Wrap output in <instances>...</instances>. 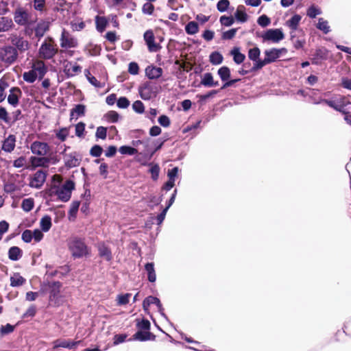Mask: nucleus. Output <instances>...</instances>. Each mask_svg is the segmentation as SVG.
Instances as JSON below:
<instances>
[{
    "instance_id": "obj_1",
    "label": "nucleus",
    "mask_w": 351,
    "mask_h": 351,
    "mask_svg": "<svg viewBox=\"0 0 351 351\" xmlns=\"http://www.w3.org/2000/svg\"><path fill=\"white\" fill-rule=\"evenodd\" d=\"M62 182L61 175H53L51 178V184L45 192L49 197L58 196L60 200L66 202L71 199L72 191L75 189V182L71 180H67L61 186Z\"/></svg>"
},
{
    "instance_id": "obj_2",
    "label": "nucleus",
    "mask_w": 351,
    "mask_h": 351,
    "mask_svg": "<svg viewBox=\"0 0 351 351\" xmlns=\"http://www.w3.org/2000/svg\"><path fill=\"white\" fill-rule=\"evenodd\" d=\"M58 52V47L54 39L48 36L45 38L38 49V56L43 60H51Z\"/></svg>"
},
{
    "instance_id": "obj_3",
    "label": "nucleus",
    "mask_w": 351,
    "mask_h": 351,
    "mask_svg": "<svg viewBox=\"0 0 351 351\" xmlns=\"http://www.w3.org/2000/svg\"><path fill=\"white\" fill-rule=\"evenodd\" d=\"M68 247L74 258H80L90 254L88 247L82 239L77 237L72 239L69 242Z\"/></svg>"
},
{
    "instance_id": "obj_4",
    "label": "nucleus",
    "mask_w": 351,
    "mask_h": 351,
    "mask_svg": "<svg viewBox=\"0 0 351 351\" xmlns=\"http://www.w3.org/2000/svg\"><path fill=\"white\" fill-rule=\"evenodd\" d=\"M19 53L17 49L11 45L3 46L0 48V61L10 65L17 60Z\"/></svg>"
},
{
    "instance_id": "obj_5",
    "label": "nucleus",
    "mask_w": 351,
    "mask_h": 351,
    "mask_svg": "<svg viewBox=\"0 0 351 351\" xmlns=\"http://www.w3.org/2000/svg\"><path fill=\"white\" fill-rule=\"evenodd\" d=\"M14 22L20 26H27L34 23L32 14L23 7H18L14 12Z\"/></svg>"
},
{
    "instance_id": "obj_6",
    "label": "nucleus",
    "mask_w": 351,
    "mask_h": 351,
    "mask_svg": "<svg viewBox=\"0 0 351 351\" xmlns=\"http://www.w3.org/2000/svg\"><path fill=\"white\" fill-rule=\"evenodd\" d=\"M138 93L141 99L149 100L156 96L157 88L153 82L147 81L139 86Z\"/></svg>"
},
{
    "instance_id": "obj_7",
    "label": "nucleus",
    "mask_w": 351,
    "mask_h": 351,
    "mask_svg": "<svg viewBox=\"0 0 351 351\" xmlns=\"http://www.w3.org/2000/svg\"><path fill=\"white\" fill-rule=\"evenodd\" d=\"M8 40L12 45V46L17 49L18 53H23L28 50L30 47V44L27 40L23 36L15 33L11 34L9 36Z\"/></svg>"
},
{
    "instance_id": "obj_8",
    "label": "nucleus",
    "mask_w": 351,
    "mask_h": 351,
    "mask_svg": "<svg viewBox=\"0 0 351 351\" xmlns=\"http://www.w3.org/2000/svg\"><path fill=\"white\" fill-rule=\"evenodd\" d=\"M330 58V52L324 47L317 48L312 54L311 61L313 64L321 65L324 62Z\"/></svg>"
},
{
    "instance_id": "obj_9",
    "label": "nucleus",
    "mask_w": 351,
    "mask_h": 351,
    "mask_svg": "<svg viewBox=\"0 0 351 351\" xmlns=\"http://www.w3.org/2000/svg\"><path fill=\"white\" fill-rule=\"evenodd\" d=\"M30 149L32 153L36 156H46L50 152L51 147L45 142L35 141L31 144Z\"/></svg>"
},
{
    "instance_id": "obj_10",
    "label": "nucleus",
    "mask_w": 351,
    "mask_h": 351,
    "mask_svg": "<svg viewBox=\"0 0 351 351\" xmlns=\"http://www.w3.org/2000/svg\"><path fill=\"white\" fill-rule=\"evenodd\" d=\"M47 171L38 170L29 179V186L34 189H40L46 181Z\"/></svg>"
},
{
    "instance_id": "obj_11",
    "label": "nucleus",
    "mask_w": 351,
    "mask_h": 351,
    "mask_svg": "<svg viewBox=\"0 0 351 351\" xmlns=\"http://www.w3.org/2000/svg\"><path fill=\"white\" fill-rule=\"evenodd\" d=\"M60 42V47L64 49L75 48L78 45L77 40L65 29H63L62 32Z\"/></svg>"
},
{
    "instance_id": "obj_12",
    "label": "nucleus",
    "mask_w": 351,
    "mask_h": 351,
    "mask_svg": "<svg viewBox=\"0 0 351 351\" xmlns=\"http://www.w3.org/2000/svg\"><path fill=\"white\" fill-rule=\"evenodd\" d=\"M285 36L280 29H269L262 36L264 40H271L273 43H278L284 38Z\"/></svg>"
},
{
    "instance_id": "obj_13",
    "label": "nucleus",
    "mask_w": 351,
    "mask_h": 351,
    "mask_svg": "<svg viewBox=\"0 0 351 351\" xmlns=\"http://www.w3.org/2000/svg\"><path fill=\"white\" fill-rule=\"evenodd\" d=\"M143 37L149 51L156 52L160 50L161 47L155 43V36L152 29L147 30Z\"/></svg>"
},
{
    "instance_id": "obj_14",
    "label": "nucleus",
    "mask_w": 351,
    "mask_h": 351,
    "mask_svg": "<svg viewBox=\"0 0 351 351\" xmlns=\"http://www.w3.org/2000/svg\"><path fill=\"white\" fill-rule=\"evenodd\" d=\"M64 72L68 77H71L82 72V66L76 62L67 61L64 65Z\"/></svg>"
},
{
    "instance_id": "obj_15",
    "label": "nucleus",
    "mask_w": 351,
    "mask_h": 351,
    "mask_svg": "<svg viewBox=\"0 0 351 351\" xmlns=\"http://www.w3.org/2000/svg\"><path fill=\"white\" fill-rule=\"evenodd\" d=\"M31 169H35L37 167H49V160L46 156H31L29 158Z\"/></svg>"
},
{
    "instance_id": "obj_16",
    "label": "nucleus",
    "mask_w": 351,
    "mask_h": 351,
    "mask_svg": "<svg viewBox=\"0 0 351 351\" xmlns=\"http://www.w3.org/2000/svg\"><path fill=\"white\" fill-rule=\"evenodd\" d=\"M22 96V91L19 87H12L10 90L8 97V102L11 106L16 107L19 103V99Z\"/></svg>"
},
{
    "instance_id": "obj_17",
    "label": "nucleus",
    "mask_w": 351,
    "mask_h": 351,
    "mask_svg": "<svg viewBox=\"0 0 351 351\" xmlns=\"http://www.w3.org/2000/svg\"><path fill=\"white\" fill-rule=\"evenodd\" d=\"M80 162L81 158L76 152H73L66 156L64 164L68 169H71L78 167L80 165Z\"/></svg>"
},
{
    "instance_id": "obj_18",
    "label": "nucleus",
    "mask_w": 351,
    "mask_h": 351,
    "mask_svg": "<svg viewBox=\"0 0 351 351\" xmlns=\"http://www.w3.org/2000/svg\"><path fill=\"white\" fill-rule=\"evenodd\" d=\"M145 75L150 80H156L162 75V69L153 65L147 66L145 69Z\"/></svg>"
},
{
    "instance_id": "obj_19",
    "label": "nucleus",
    "mask_w": 351,
    "mask_h": 351,
    "mask_svg": "<svg viewBox=\"0 0 351 351\" xmlns=\"http://www.w3.org/2000/svg\"><path fill=\"white\" fill-rule=\"evenodd\" d=\"M81 341H73L71 340L66 339H56L53 341V349H56L58 348H64L68 349H73L75 348L77 345H78Z\"/></svg>"
},
{
    "instance_id": "obj_20",
    "label": "nucleus",
    "mask_w": 351,
    "mask_h": 351,
    "mask_svg": "<svg viewBox=\"0 0 351 351\" xmlns=\"http://www.w3.org/2000/svg\"><path fill=\"white\" fill-rule=\"evenodd\" d=\"M132 339L145 341L147 340L154 341L156 335L149 331L138 330L133 336ZM131 340V339H130Z\"/></svg>"
},
{
    "instance_id": "obj_21",
    "label": "nucleus",
    "mask_w": 351,
    "mask_h": 351,
    "mask_svg": "<svg viewBox=\"0 0 351 351\" xmlns=\"http://www.w3.org/2000/svg\"><path fill=\"white\" fill-rule=\"evenodd\" d=\"M154 304L157 306L159 311L163 310L162 305L160 300L154 296H148L143 302V308L147 312L149 310V307L151 304Z\"/></svg>"
},
{
    "instance_id": "obj_22",
    "label": "nucleus",
    "mask_w": 351,
    "mask_h": 351,
    "mask_svg": "<svg viewBox=\"0 0 351 351\" xmlns=\"http://www.w3.org/2000/svg\"><path fill=\"white\" fill-rule=\"evenodd\" d=\"M32 70L35 71L37 73V77L39 80H42L46 73L47 72V68L43 60H37L32 66Z\"/></svg>"
},
{
    "instance_id": "obj_23",
    "label": "nucleus",
    "mask_w": 351,
    "mask_h": 351,
    "mask_svg": "<svg viewBox=\"0 0 351 351\" xmlns=\"http://www.w3.org/2000/svg\"><path fill=\"white\" fill-rule=\"evenodd\" d=\"M49 289V298L51 300L57 298L60 293L62 283L59 281L49 282L48 285Z\"/></svg>"
},
{
    "instance_id": "obj_24",
    "label": "nucleus",
    "mask_w": 351,
    "mask_h": 351,
    "mask_svg": "<svg viewBox=\"0 0 351 351\" xmlns=\"http://www.w3.org/2000/svg\"><path fill=\"white\" fill-rule=\"evenodd\" d=\"M282 50H285V49H278L273 48L270 50H266L265 51V59L267 60L269 64L275 62L280 56Z\"/></svg>"
},
{
    "instance_id": "obj_25",
    "label": "nucleus",
    "mask_w": 351,
    "mask_h": 351,
    "mask_svg": "<svg viewBox=\"0 0 351 351\" xmlns=\"http://www.w3.org/2000/svg\"><path fill=\"white\" fill-rule=\"evenodd\" d=\"M14 24L12 19L7 16L0 17V32H8L13 29Z\"/></svg>"
},
{
    "instance_id": "obj_26",
    "label": "nucleus",
    "mask_w": 351,
    "mask_h": 351,
    "mask_svg": "<svg viewBox=\"0 0 351 351\" xmlns=\"http://www.w3.org/2000/svg\"><path fill=\"white\" fill-rule=\"evenodd\" d=\"M16 137L13 134L8 136L3 141L2 149L6 152L10 153L15 148Z\"/></svg>"
},
{
    "instance_id": "obj_27",
    "label": "nucleus",
    "mask_w": 351,
    "mask_h": 351,
    "mask_svg": "<svg viewBox=\"0 0 351 351\" xmlns=\"http://www.w3.org/2000/svg\"><path fill=\"white\" fill-rule=\"evenodd\" d=\"M200 84L206 87H213L219 85L218 81H215L211 73H206L202 77Z\"/></svg>"
},
{
    "instance_id": "obj_28",
    "label": "nucleus",
    "mask_w": 351,
    "mask_h": 351,
    "mask_svg": "<svg viewBox=\"0 0 351 351\" xmlns=\"http://www.w3.org/2000/svg\"><path fill=\"white\" fill-rule=\"evenodd\" d=\"M99 255L100 257L105 258L107 261H110L112 258L110 249L104 243L98 245Z\"/></svg>"
},
{
    "instance_id": "obj_29",
    "label": "nucleus",
    "mask_w": 351,
    "mask_h": 351,
    "mask_svg": "<svg viewBox=\"0 0 351 351\" xmlns=\"http://www.w3.org/2000/svg\"><path fill=\"white\" fill-rule=\"evenodd\" d=\"M86 106L84 104H77L71 110L70 119H77L79 117L84 116Z\"/></svg>"
},
{
    "instance_id": "obj_30",
    "label": "nucleus",
    "mask_w": 351,
    "mask_h": 351,
    "mask_svg": "<svg viewBox=\"0 0 351 351\" xmlns=\"http://www.w3.org/2000/svg\"><path fill=\"white\" fill-rule=\"evenodd\" d=\"M48 30V24L45 22H40L34 28L35 36L40 40Z\"/></svg>"
},
{
    "instance_id": "obj_31",
    "label": "nucleus",
    "mask_w": 351,
    "mask_h": 351,
    "mask_svg": "<svg viewBox=\"0 0 351 351\" xmlns=\"http://www.w3.org/2000/svg\"><path fill=\"white\" fill-rule=\"evenodd\" d=\"M23 256V251L17 246H12L8 250V258L11 261H18Z\"/></svg>"
},
{
    "instance_id": "obj_32",
    "label": "nucleus",
    "mask_w": 351,
    "mask_h": 351,
    "mask_svg": "<svg viewBox=\"0 0 351 351\" xmlns=\"http://www.w3.org/2000/svg\"><path fill=\"white\" fill-rule=\"evenodd\" d=\"M230 54L232 56L234 62L237 64H241L245 59V54L240 52L239 47H234Z\"/></svg>"
},
{
    "instance_id": "obj_33",
    "label": "nucleus",
    "mask_w": 351,
    "mask_h": 351,
    "mask_svg": "<svg viewBox=\"0 0 351 351\" xmlns=\"http://www.w3.org/2000/svg\"><path fill=\"white\" fill-rule=\"evenodd\" d=\"M234 16L238 21L241 23H244L247 21L248 16L245 12V8L244 5H239L236 12L234 13Z\"/></svg>"
},
{
    "instance_id": "obj_34",
    "label": "nucleus",
    "mask_w": 351,
    "mask_h": 351,
    "mask_svg": "<svg viewBox=\"0 0 351 351\" xmlns=\"http://www.w3.org/2000/svg\"><path fill=\"white\" fill-rule=\"evenodd\" d=\"M108 20L105 16H96L95 25L96 29L99 32H103L108 25Z\"/></svg>"
},
{
    "instance_id": "obj_35",
    "label": "nucleus",
    "mask_w": 351,
    "mask_h": 351,
    "mask_svg": "<svg viewBox=\"0 0 351 351\" xmlns=\"http://www.w3.org/2000/svg\"><path fill=\"white\" fill-rule=\"evenodd\" d=\"M145 269L147 273L148 280L151 282H154L156 280L154 264L153 263H147L145 265Z\"/></svg>"
},
{
    "instance_id": "obj_36",
    "label": "nucleus",
    "mask_w": 351,
    "mask_h": 351,
    "mask_svg": "<svg viewBox=\"0 0 351 351\" xmlns=\"http://www.w3.org/2000/svg\"><path fill=\"white\" fill-rule=\"evenodd\" d=\"M217 74L221 81L225 83L230 78V69L227 66H223L218 69Z\"/></svg>"
},
{
    "instance_id": "obj_37",
    "label": "nucleus",
    "mask_w": 351,
    "mask_h": 351,
    "mask_svg": "<svg viewBox=\"0 0 351 351\" xmlns=\"http://www.w3.org/2000/svg\"><path fill=\"white\" fill-rule=\"evenodd\" d=\"M301 19L300 15L295 14L286 22V24L291 30L295 31L298 29Z\"/></svg>"
},
{
    "instance_id": "obj_38",
    "label": "nucleus",
    "mask_w": 351,
    "mask_h": 351,
    "mask_svg": "<svg viewBox=\"0 0 351 351\" xmlns=\"http://www.w3.org/2000/svg\"><path fill=\"white\" fill-rule=\"evenodd\" d=\"M25 282V279L19 273H15L10 277V286L19 287Z\"/></svg>"
},
{
    "instance_id": "obj_39",
    "label": "nucleus",
    "mask_w": 351,
    "mask_h": 351,
    "mask_svg": "<svg viewBox=\"0 0 351 351\" xmlns=\"http://www.w3.org/2000/svg\"><path fill=\"white\" fill-rule=\"evenodd\" d=\"M42 231L48 232L51 228V218L49 215H45L41 218L40 222Z\"/></svg>"
},
{
    "instance_id": "obj_40",
    "label": "nucleus",
    "mask_w": 351,
    "mask_h": 351,
    "mask_svg": "<svg viewBox=\"0 0 351 351\" xmlns=\"http://www.w3.org/2000/svg\"><path fill=\"white\" fill-rule=\"evenodd\" d=\"M210 62L213 65H217L222 63L223 60V56L218 51H213L209 56Z\"/></svg>"
},
{
    "instance_id": "obj_41",
    "label": "nucleus",
    "mask_w": 351,
    "mask_h": 351,
    "mask_svg": "<svg viewBox=\"0 0 351 351\" xmlns=\"http://www.w3.org/2000/svg\"><path fill=\"white\" fill-rule=\"evenodd\" d=\"M185 31L189 35H193L199 32L198 23L195 21H190L185 26Z\"/></svg>"
},
{
    "instance_id": "obj_42",
    "label": "nucleus",
    "mask_w": 351,
    "mask_h": 351,
    "mask_svg": "<svg viewBox=\"0 0 351 351\" xmlns=\"http://www.w3.org/2000/svg\"><path fill=\"white\" fill-rule=\"evenodd\" d=\"M86 76L88 82L96 88H103L105 86V83H101L97 80V78L90 75L88 70L85 71Z\"/></svg>"
},
{
    "instance_id": "obj_43",
    "label": "nucleus",
    "mask_w": 351,
    "mask_h": 351,
    "mask_svg": "<svg viewBox=\"0 0 351 351\" xmlns=\"http://www.w3.org/2000/svg\"><path fill=\"white\" fill-rule=\"evenodd\" d=\"M34 206V201L33 198L24 199L21 203V208L25 212L32 210Z\"/></svg>"
},
{
    "instance_id": "obj_44",
    "label": "nucleus",
    "mask_w": 351,
    "mask_h": 351,
    "mask_svg": "<svg viewBox=\"0 0 351 351\" xmlns=\"http://www.w3.org/2000/svg\"><path fill=\"white\" fill-rule=\"evenodd\" d=\"M37 78V73L32 69L23 74V79L28 83H33Z\"/></svg>"
},
{
    "instance_id": "obj_45",
    "label": "nucleus",
    "mask_w": 351,
    "mask_h": 351,
    "mask_svg": "<svg viewBox=\"0 0 351 351\" xmlns=\"http://www.w3.org/2000/svg\"><path fill=\"white\" fill-rule=\"evenodd\" d=\"M317 28L322 31L324 34H328L330 32V26L327 21L323 18H319L317 24Z\"/></svg>"
},
{
    "instance_id": "obj_46",
    "label": "nucleus",
    "mask_w": 351,
    "mask_h": 351,
    "mask_svg": "<svg viewBox=\"0 0 351 351\" xmlns=\"http://www.w3.org/2000/svg\"><path fill=\"white\" fill-rule=\"evenodd\" d=\"M119 151L121 154L129 156H132L138 153V150L136 148L128 145L120 147Z\"/></svg>"
},
{
    "instance_id": "obj_47",
    "label": "nucleus",
    "mask_w": 351,
    "mask_h": 351,
    "mask_svg": "<svg viewBox=\"0 0 351 351\" xmlns=\"http://www.w3.org/2000/svg\"><path fill=\"white\" fill-rule=\"evenodd\" d=\"M136 327L139 330L149 331L151 324L148 319H143L141 321L136 320Z\"/></svg>"
},
{
    "instance_id": "obj_48",
    "label": "nucleus",
    "mask_w": 351,
    "mask_h": 351,
    "mask_svg": "<svg viewBox=\"0 0 351 351\" xmlns=\"http://www.w3.org/2000/svg\"><path fill=\"white\" fill-rule=\"evenodd\" d=\"M219 90H211L209 92H208L206 94L204 95H198L197 97L199 98V102L201 104H203L206 99H208L210 97H214L215 95H217L218 93H219Z\"/></svg>"
},
{
    "instance_id": "obj_49",
    "label": "nucleus",
    "mask_w": 351,
    "mask_h": 351,
    "mask_svg": "<svg viewBox=\"0 0 351 351\" xmlns=\"http://www.w3.org/2000/svg\"><path fill=\"white\" fill-rule=\"evenodd\" d=\"M149 165H151V168L149 171L151 173V176L153 180H157L159 176L160 167L158 164L153 165L152 163H149Z\"/></svg>"
},
{
    "instance_id": "obj_50",
    "label": "nucleus",
    "mask_w": 351,
    "mask_h": 351,
    "mask_svg": "<svg viewBox=\"0 0 351 351\" xmlns=\"http://www.w3.org/2000/svg\"><path fill=\"white\" fill-rule=\"evenodd\" d=\"M108 121L111 123H117L119 119V114L114 110L108 111L105 115Z\"/></svg>"
},
{
    "instance_id": "obj_51",
    "label": "nucleus",
    "mask_w": 351,
    "mask_h": 351,
    "mask_svg": "<svg viewBox=\"0 0 351 351\" xmlns=\"http://www.w3.org/2000/svg\"><path fill=\"white\" fill-rule=\"evenodd\" d=\"M80 206V202L79 201H73L70 206V209L69 210V215L73 218H75L77 216V213Z\"/></svg>"
},
{
    "instance_id": "obj_52",
    "label": "nucleus",
    "mask_w": 351,
    "mask_h": 351,
    "mask_svg": "<svg viewBox=\"0 0 351 351\" xmlns=\"http://www.w3.org/2000/svg\"><path fill=\"white\" fill-rule=\"evenodd\" d=\"M88 51L90 55L93 56H99L101 51V47L100 45L89 44L88 46Z\"/></svg>"
},
{
    "instance_id": "obj_53",
    "label": "nucleus",
    "mask_w": 351,
    "mask_h": 351,
    "mask_svg": "<svg viewBox=\"0 0 351 351\" xmlns=\"http://www.w3.org/2000/svg\"><path fill=\"white\" fill-rule=\"evenodd\" d=\"M0 120H2L5 123L11 125V118L8 115L5 108L0 106Z\"/></svg>"
},
{
    "instance_id": "obj_54",
    "label": "nucleus",
    "mask_w": 351,
    "mask_h": 351,
    "mask_svg": "<svg viewBox=\"0 0 351 351\" xmlns=\"http://www.w3.org/2000/svg\"><path fill=\"white\" fill-rule=\"evenodd\" d=\"M322 12L320 9L314 5H311L306 11L307 16L311 19L315 18L317 15L320 14Z\"/></svg>"
},
{
    "instance_id": "obj_55",
    "label": "nucleus",
    "mask_w": 351,
    "mask_h": 351,
    "mask_svg": "<svg viewBox=\"0 0 351 351\" xmlns=\"http://www.w3.org/2000/svg\"><path fill=\"white\" fill-rule=\"evenodd\" d=\"M71 29L73 32H79L84 29L86 27V24L84 21H71Z\"/></svg>"
},
{
    "instance_id": "obj_56",
    "label": "nucleus",
    "mask_w": 351,
    "mask_h": 351,
    "mask_svg": "<svg viewBox=\"0 0 351 351\" xmlns=\"http://www.w3.org/2000/svg\"><path fill=\"white\" fill-rule=\"evenodd\" d=\"M291 40L293 43V46L295 47V49H302L305 44H306V40L304 38H295L294 36L291 35Z\"/></svg>"
},
{
    "instance_id": "obj_57",
    "label": "nucleus",
    "mask_w": 351,
    "mask_h": 351,
    "mask_svg": "<svg viewBox=\"0 0 351 351\" xmlns=\"http://www.w3.org/2000/svg\"><path fill=\"white\" fill-rule=\"evenodd\" d=\"M261 51L258 47H254L249 50L248 58L253 61H256L260 56Z\"/></svg>"
},
{
    "instance_id": "obj_58",
    "label": "nucleus",
    "mask_w": 351,
    "mask_h": 351,
    "mask_svg": "<svg viewBox=\"0 0 351 351\" xmlns=\"http://www.w3.org/2000/svg\"><path fill=\"white\" fill-rule=\"evenodd\" d=\"M269 64L266 59L260 60L259 58L256 61V63L254 64V66L252 67L250 71L254 72L261 69H262L265 65Z\"/></svg>"
},
{
    "instance_id": "obj_59",
    "label": "nucleus",
    "mask_w": 351,
    "mask_h": 351,
    "mask_svg": "<svg viewBox=\"0 0 351 351\" xmlns=\"http://www.w3.org/2000/svg\"><path fill=\"white\" fill-rule=\"evenodd\" d=\"M69 134V130L66 128H62L56 132V136L59 140L64 142L66 141Z\"/></svg>"
},
{
    "instance_id": "obj_60",
    "label": "nucleus",
    "mask_w": 351,
    "mask_h": 351,
    "mask_svg": "<svg viewBox=\"0 0 351 351\" xmlns=\"http://www.w3.org/2000/svg\"><path fill=\"white\" fill-rule=\"evenodd\" d=\"M237 28H232L226 32H223L221 38L223 40H231L232 39L237 32Z\"/></svg>"
},
{
    "instance_id": "obj_61",
    "label": "nucleus",
    "mask_w": 351,
    "mask_h": 351,
    "mask_svg": "<svg viewBox=\"0 0 351 351\" xmlns=\"http://www.w3.org/2000/svg\"><path fill=\"white\" fill-rule=\"evenodd\" d=\"M219 21L221 25L226 27L231 26L234 22V19L232 16H226L225 15L221 16Z\"/></svg>"
},
{
    "instance_id": "obj_62",
    "label": "nucleus",
    "mask_w": 351,
    "mask_h": 351,
    "mask_svg": "<svg viewBox=\"0 0 351 351\" xmlns=\"http://www.w3.org/2000/svg\"><path fill=\"white\" fill-rule=\"evenodd\" d=\"M257 23L260 26L265 27L271 23V20L267 15L263 14L258 17Z\"/></svg>"
},
{
    "instance_id": "obj_63",
    "label": "nucleus",
    "mask_w": 351,
    "mask_h": 351,
    "mask_svg": "<svg viewBox=\"0 0 351 351\" xmlns=\"http://www.w3.org/2000/svg\"><path fill=\"white\" fill-rule=\"evenodd\" d=\"M132 108L136 112L139 114H142L145 110L144 104L140 100H136L133 103Z\"/></svg>"
},
{
    "instance_id": "obj_64",
    "label": "nucleus",
    "mask_w": 351,
    "mask_h": 351,
    "mask_svg": "<svg viewBox=\"0 0 351 351\" xmlns=\"http://www.w3.org/2000/svg\"><path fill=\"white\" fill-rule=\"evenodd\" d=\"M107 136V128L104 126H99L97 128V131L95 133V136L97 138H101L104 140L106 138Z\"/></svg>"
}]
</instances>
